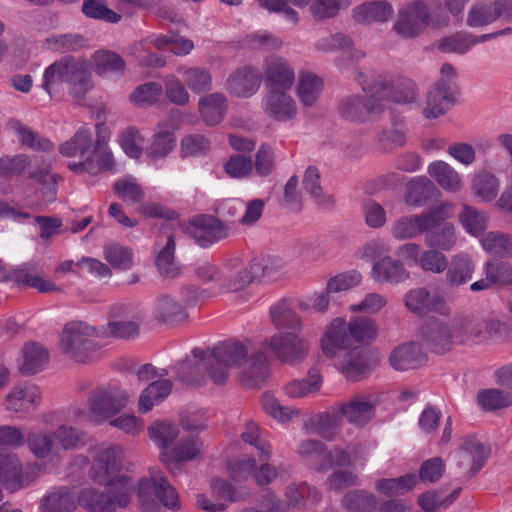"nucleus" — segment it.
<instances>
[{
    "label": "nucleus",
    "mask_w": 512,
    "mask_h": 512,
    "mask_svg": "<svg viewBox=\"0 0 512 512\" xmlns=\"http://www.w3.org/2000/svg\"><path fill=\"white\" fill-rule=\"evenodd\" d=\"M429 13L421 2L414 3L399 12L395 30L404 37L419 34L429 24Z\"/></svg>",
    "instance_id": "24"
},
{
    "label": "nucleus",
    "mask_w": 512,
    "mask_h": 512,
    "mask_svg": "<svg viewBox=\"0 0 512 512\" xmlns=\"http://www.w3.org/2000/svg\"><path fill=\"white\" fill-rule=\"evenodd\" d=\"M315 47L318 51L325 53L342 51L349 59L359 60L365 56L361 49L354 47L352 40L348 36L340 33L319 39Z\"/></svg>",
    "instance_id": "42"
},
{
    "label": "nucleus",
    "mask_w": 512,
    "mask_h": 512,
    "mask_svg": "<svg viewBox=\"0 0 512 512\" xmlns=\"http://www.w3.org/2000/svg\"><path fill=\"white\" fill-rule=\"evenodd\" d=\"M41 167L34 170V196L41 194L42 204H47L55 200L57 194V180L54 174L50 173V162L45 158H40Z\"/></svg>",
    "instance_id": "41"
},
{
    "label": "nucleus",
    "mask_w": 512,
    "mask_h": 512,
    "mask_svg": "<svg viewBox=\"0 0 512 512\" xmlns=\"http://www.w3.org/2000/svg\"><path fill=\"white\" fill-rule=\"evenodd\" d=\"M477 400L482 409L494 411L512 405V393L499 389H485L478 393Z\"/></svg>",
    "instance_id": "59"
},
{
    "label": "nucleus",
    "mask_w": 512,
    "mask_h": 512,
    "mask_svg": "<svg viewBox=\"0 0 512 512\" xmlns=\"http://www.w3.org/2000/svg\"><path fill=\"white\" fill-rule=\"evenodd\" d=\"M288 91L268 90L261 103L262 109L268 117L280 122H286L295 117L296 103Z\"/></svg>",
    "instance_id": "21"
},
{
    "label": "nucleus",
    "mask_w": 512,
    "mask_h": 512,
    "mask_svg": "<svg viewBox=\"0 0 512 512\" xmlns=\"http://www.w3.org/2000/svg\"><path fill=\"white\" fill-rule=\"evenodd\" d=\"M74 494L68 488H58L49 492L42 500V512H74Z\"/></svg>",
    "instance_id": "48"
},
{
    "label": "nucleus",
    "mask_w": 512,
    "mask_h": 512,
    "mask_svg": "<svg viewBox=\"0 0 512 512\" xmlns=\"http://www.w3.org/2000/svg\"><path fill=\"white\" fill-rule=\"evenodd\" d=\"M295 490L291 487L285 492V499H278L273 493H269L263 499L261 506L262 509L254 507H247L240 512H287L290 505H299L300 501L292 497V492Z\"/></svg>",
    "instance_id": "60"
},
{
    "label": "nucleus",
    "mask_w": 512,
    "mask_h": 512,
    "mask_svg": "<svg viewBox=\"0 0 512 512\" xmlns=\"http://www.w3.org/2000/svg\"><path fill=\"white\" fill-rule=\"evenodd\" d=\"M25 474L19 458L0 450V483L5 489L16 491L23 487Z\"/></svg>",
    "instance_id": "31"
},
{
    "label": "nucleus",
    "mask_w": 512,
    "mask_h": 512,
    "mask_svg": "<svg viewBox=\"0 0 512 512\" xmlns=\"http://www.w3.org/2000/svg\"><path fill=\"white\" fill-rule=\"evenodd\" d=\"M489 453L490 449L475 437H464L457 453L459 465H470L471 471L476 473L483 467Z\"/></svg>",
    "instance_id": "32"
},
{
    "label": "nucleus",
    "mask_w": 512,
    "mask_h": 512,
    "mask_svg": "<svg viewBox=\"0 0 512 512\" xmlns=\"http://www.w3.org/2000/svg\"><path fill=\"white\" fill-rule=\"evenodd\" d=\"M457 242L455 226L445 221L431 230L426 231L425 244L429 248L440 251L452 250Z\"/></svg>",
    "instance_id": "44"
},
{
    "label": "nucleus",
    "mask_w": 512,
    "mask_h": 512,
    "mask_svg": "<svg viewBox=\"0 0 512 512\" xmlns=\"http://www.w3.org/2000/svg\"><path fill=\"white\" fill-rule=\"evenodd\" d=\"M151 46L158 50L170 51L177 56H186L193 50L194 43L192 40L181 36L159 35L152 36L134 45L133 54L141 65L162 67L165 65V59L162 56L151 53Z\"/></svg>",
    "instance_id": "12"
},
{
    "label": "nucleus",
    "mask_w": 512,
    "mask_h": 512,
    "mask_svg": "<svg viewBox=\"0 0 512 512\" xmlns=\"http://www.w3.org/2000/svg\"><path fill=\"white\" fill-rule=\"evenodd\" d=\"M319 344L323 355L329 359H335L353 348L347 321L342 317L332 319L325 327Z\"/></svg>",
    "instance_id": "17"
},
{
    "label": "nucleus",
    "mask_w": 512,
    "mask_h": 512,
    "mask_svg": "<svg viewBox=\"0 0 512 512\" xmlns=\"http://www.w3.org/2000/svg\"><path fill=\"white\" fill-rule=\"evenodd\" d=\"M488 217L476 208L464 205L459 214V222L465 231L474 237H480L487 227Z\"/></svg>",
    "instance_id": "55"
},
{
    "label": "nucleus",
    "mask_w": 512,
    "mask_h": 512,
    "mask_svg": "<svg viewBox=\"0 0 512 512\" xmlns=\"http://www.w3.org/2000/svg\"><path fill=\"white\" fill-rule=\"evenodd\" d=\"M493 35H484L474 38L471 35L457 33L455 35L443 38L438 43V49L444 53L464 54L468 52L474 45L484 40L490 39Z\"/></svg>",
    "instance_id": "52"
},
{
    "label": "nucleus",
    "mask_w": 512,
    "mask_h": 512,
    "mask_svg": "<svg viewBox=\"0 0 512 512\" xmlns=\"http://www.w3.org/2000/svg\"><path fill=\"white\" fill-rule=\"evenodd\" d=\"M427 173L445 191L458 193L463 188L462 176L445 161L436 160L431 162L427 167Z\"/></svg>",
    "instance_id": "34"
},
{
    "label": "nucleus",
    "mask_w": 512,
    "mask_h": 512,
    "mask_svg": "<svg viewBox=\"0 0 512 512\" xmlns=\"http://www.w3.org/2000/svg\"><path fill=\"white\" fill-rule=\"evenodd\" d=\"M361 447H348V450L335 448L327 452L322 443L305 440L298 447V454L306 459L316 471L323 472L338 466H350L358 458Z\"/></svg>",
    "instance_id": "11"
},
{
    "label": "nucleus",
    "mask_w": 512,
    "mask_h": 512,
    "mask_svg": "<svg viewBox=\"0 0 512 512\" xmlns=\"http://www.w3.org/2000/svg\"><path fill=\"white\" fill-rule=\"evenodd\" d=\"M373 403L366 397L357 396L346 404H342L338 411L341 417L356 426H363L370 421L373 416Z\"/></svg>",
    "instance_id": "38"
},
{
    "label": "nucleus",
    "mask_w": 512,
    "mask_h": 512,
    "mask_svg": "<svg viewBox=\"0 0 512 512\" xmlns=\"http://www.w3.org/2000/svg\"><path fill=\"white\" fill-rule=\"evenodd\" d=\"M389 360L394 369L404 371L422 365L425 355L417 344L406 343L394 348Z\"/></svg>",
    "instance_id": "37"
},
{
    "label": "nucleus",
    "mask_w": 512,
    "mask_h": 512,
    "mask_svg": "<svg viewBox=\"0 0 512 512\" xmlns=\"http://www.w3.org/2000/svg\"><path fill=\"white\" fill-rule=\"evenodd\" d=\"M386 109L383 100L375 93L364 99L361 96L344 97L339 104V114L351 122H368L376 120Z\"/></svg>",
    "instance_id": "15"
},
{
    "label": "nucleus",
    "mask_w": 512,
    "mask_h": 512,
    "mask_svg": "<svg viewBox=\"0 0 512 512\" xmlns=\"http://www.w3.org/2000/svg\"><path fill=\"white\" fill-rule=\"evenodd\" d=\"M80 439L79 431L71 426L61 425L52 438L43 436L34 440V456L52 458L58 455L60 449L68 450L76 447Z\"/></svg>",
    "instance_id": "18"
},
{
    "label": "nucleus",
    "mask_w": 512,
    "mask_h": 512,
    "mask_svg": "<svg viewBox=\"0 0 512 512\" xmlns=\"http://www.w3.org/2000/svg\"><path fill=\"white\" fill-rule=\"evenodd\" d=\"M139 332V323L131 310L124 305H115L111 308L106 333L110 336L129 339Z\"/></svg>",
    "instance_id": "26"
},
{
    "label": "nucleus",
    "mask_w": 512,
    "mask_h": 512,
    "mask_svg": "<svg viewBox=\"0 0 512 512\" xmlns=\"http://www.w3.org/2000/svg\"><path fill=\"white\" fill-rule=\"evenodd\" d=\"M260 427L253 421L245 424L241 438L244 442L254 446L258 451L260 461H268L270 459L272 448L271 445L260 437Z\"/></svg>",
    "instance_id": "64"
},
{
    "label": "nucleus",
    "mask_w": 512,
    "mask_h": 512,
    "mask_svg": "<svg viewBox=\"0 0 512 512\" xmlns=\"http://www.w3.org/2000/svg\"><path fill=\"white\" fill-rule=\"evenodd\" d=\"M263 76L268 90H290L295 81V73L289 62L276 55L264 60Z\"/></svg>",
    "instance_id": "20"
},
{
    "label": "nucleus",
    "mask_w": 512,
    "mask_h": 512,
    "mask_svg": "<svg viewBox=\"0 0 512 512\" xmlns=\"http://www.w3.org/2000/svg\"><path fill=\"white\" fill-rule=\"evenodd\" d=\"M322 86V80L315 74L300 72L296 92L301 103L306 106L314 105L320 96Z\"/></svg>",
    "instance_id": "47"
},
{
    "label": "nucleus",
    "mask_w": 512,
    "mask_h": 512,
    "mask_svg": "<svg viewBox=\"0 0 512 512\" xmlns=\"http://www.w3.org/2000/svg\"><path fill=\"white\" fill-rule=\"evenodd\" d=\"M481 325L472 319H460L452 322L431 320L422 331L423 343L435 353H444L454 345L469 341H480L483 335Z\"/></svg>",
    "instance_id": "6"
},
{
    "label": "nucleus",
    "mask_w": 512,
    "mask_h": 512,
    "mask_svg": "<svg viewBox=\"0 0 512 512\" xmlns=\"http://www.w3.org/2000/svg\"><path fill=\"white\" fill-rule=\"evenodd\" d=\"M270 317L275 328L279 330L302 331V320L287 300L274 303L270 308Z\"/></svg>",
    "instance_id": "40"
},
{
    "label": "nucleus",
    "mask_w": 512,
    "mask_h": 512,
    "mask_svg": "<svg viewBox=\"0 0 512 512\" xmlns=\"http://www.w3.org/2000/svg\"><path fill=\"white\" fill-rule=\"evenodd\" d=\"M136 492L142 512H162L155 497L168 509L178 510L181 507L178 492L157 467L150 468L148 475L138 481Z\"/></svg>",
    "instance_id": "8"
},
{
    "label": "nucleus",
    "mask_w": 512,
    "mask_h": 512,
    "mask_svg": "<svg viewBox=\"0 0 512 512\" xmlns=\"http://www.w3.org/2000/svg\"><path fill=\"white\" fill-rule=\"evenodd\" d=\"M301 331H282L261 343L262 350L270 352L283 364L295 365L306 359L309 344L300 335Z\"/></svg>",
    "instance_id": "13"
},
{
    "label": "nucleus",
    "mask_w": 512,
    "mask_h": 512,
    "mask_svg": "<svg viewBox=\"0 0 512 512\" xmlns=\"http://www.w3.org/2000/svg\"><path fill=\"white\" fill-rule=\"evenodd\" d=\"M261 84V76L257 70L244 67L235 71L227 79V90L237 97H250L255 94Z\"/></svg>",
    "instance_id": "30"
},
{
    "label": "nucleus",
    "mask_w": 512,
    "mask_h": 512,
    "mask_svg": "<svg viewBox=\"0 0 512 512\" xmlns=\"http://www.w3.org/2000/svg\"><path fill=\"white\" fill-rule=\"evenodd\" d=\"M371 277L377 283L398 284L408 280L410 278V272L399 260L385 256L373 264Z\"/></svg>",
    "instance_id": "28"
},
{
    "label": "nucleus",
    "mask_w": 512,
    "mask_h": 512,
    "mask_svg": "<svg viewBox=\"0 0 512 512\" xmlns=\"http://www.w3.org/2000/svg\"><path fill=\"white\" fill-rule=\"evenodd\" d=\"M191 224L193 238L201 247H208L228 235L227 227L212 216L195 217Z\"/></svg>",
    "instance_id": "27"
},
{
    "label": "nucleus",
    "mask_w": 512,
    "mask_h": 512,
    "mask_svg": "<svg viewBox=\"0 0 512 512\" xmlns=\"http://www.w3.org/2000/svg\"><path fill=\"white\" fill-rule=\"evenodd\" d=\"M178 129L177 123L169 118L157 125L156 133L151 137L146 148L147 156L153 160L167 157L176 144L175 132Z\"/></svg>",
    "instance_id": "22"
},
{
    "label": "nucleus",
    "mask_w": 512,
    "mask_h": 512,
    "mask_svg": "<svg viewBox=\"0 0 512 512\" xmlns=\"http://www.w3.org/2000/svg\"><path fill=\"white\" fill-rule=\"evenodd\" d=\"M149 438L161 449L170 451V445L179 435L178 427L168 421H158L148 427Z\"/></svg>",
    "instance_id": "54"
},
{
    "label": "nucleus",
    "mask_w": 512,
    "mask_h": 512,
    "mask_svg": "<svg viewBox=\"0 0 512 512\" xmlns=\"http://www.w3.org/2000/svg\"><path fill=\"white\" fill-rule=\"evenodd\" d=\"M185 85L195 94L212 88V75L209 69L199 66H181L178 68Z\"/></svg>",
    "instance_id": "46"
},
{
    "label": "nucleus",
    "mask_w": 512,
    "mask_h": 512,
    "mask_svg": "<svg viewBox=\"0 0 512 512\" xmlns=\"http://www.w3.org/2000/svg\"><path fill=\"white\" fill-rule=\"evenodd\" d=\"M97 139L88 127H81L74 136L60 146V153L65 157H79L72 160L68 168L75 174H88L96 177L104 172L115 171L116 161L108 145L109 131L104 124H97Z\"/></svg>",
    "instance_id": "4"
},
{
    "label": "nucleus",
    "mask_w": 512,
    "mask_h": 512,
    "mask_svg": "<svg viewBox=\"0 0 512 512\" xmlns=\"http://www.w3.org/2000/svg\"><path fill=\"white\" fill-rule=\"evenodd\" d=\"M364 91L375 93L382 100L388 98L394 103L411 104L418 98V89L414 81L405 78H394L390 75H378L373 83L367 84L359 80ZM385 103V101H383Z\"/></svg>",
    "instance_id": "14"
},
{
    "label": "nucleus",
    "mask_w": 512,
    "mask_h": 512,
    "mask_svg": "<svg viewBox=\"0 0 512 512\" xmlns=\"http://www.w3.org/2000/svg\"><path fill=\"white\" fill-rule=\"evenodd\" d=\"M475 269L476 264L469 254L457 253L447 263L446 282L452 287L465 285L472 279Z\"/></svg>",
    "instance_id": "33"
},
{
    "label": "nucleus",
    "mask_w": 512,
    "mask_h": 512,
    "mask_svg": "<svg viewBox=\"0 0 512 512\" xmlns=\"http://www.w3.org/2000/svg\"><path fill=\"white\" fill-rule=\"evenodd\" d=\"M193 359L179 362L174 370L177 378L192 386H202L209 377L224 384L234 369L246 387H256L268 377L269 361L262 351L249 354L248 346L237 340L218 343L212 349L192 350Z\"/></svg>",
    "instance_id": "1"
},
{
    "label": "nucleus",
    "mask_w": 512,
    "mask_h": 512,
    "mask_svg": "<svg viewBox=\"0 0 512 512\" xmlns=\"http://www.w3.org/2000/svg\"><path fill=\"white\" fill-rule=\"evenodd\" d=\"M96 329L81 321H71L65 325L60 336V349L76 363H90L99 356V348L93 341Z\"/></svg>",
    "instance_id": "10"
},
{
    "label": "nucleus",
    "mask_w": 512,
    "mask_h": 512,
    "mask_svg": "<svg viewBox=\"0 0 512 512\" xmlns=\"http://www.w3.org/2000/svg\"><path fill=\"white\" fill-rule=\"evenodd\" d=\"M453 96L442 82H436L427 92L424 100L422 115L426 119H436L450 109Z\"/></svg>",
    "instance_id": "29"
},
{
    "label": "nucleus",
    "mask_w": 512,
    "mask_h": 512,
    "mask_svg": "<svg viewBox=\"0 0 512 512\" xmlns=\"http://www.w3.org/2000/svg\"><path fill=\"white\" fill-rule=\"evenodd\" d=\"M172 390V382L169 380H158L149 384L140 394L138 400V411L145 414L159 405Z\"/></svg>",
    "instance_id": "43"
},
{
    "label": "nucleus",
    "mask_w": 512,
    "mask_h": 512,
    "mask_svg": "<svg viewBox=\"0 0 512 512\" xmlns=\"http://www.w3.org/2000/svg\"><path fill=\"white\" fill-rule=\"evenodd\" d=\"M203 455V443L197 436L191 435L177 441L170 451L160 453L161 461L169 470L177 463L193 461Z\"/></svg>",
    "instance_id": "23"
},
{
    "label": "nucleus",
    "mask_w": 512,
    "mask_h": 512,
    "mask_svg": "<svg viewBox=\"0 0 512 512\" xmlns=\"http://www.w3.org/2000/svg\"><path fill=\"white\" fill-rule=\"evenodd\" d=\"M261 462V465L257 466L254 458L229 460L227 462V471L234 481L245 480L251 475L256 485L261 487L267 486L279 476V471L275 466L267 463V461Z\"/></svg>",
    "instance_id": "16"
},
{
    "label": "nucleus",
    "mask_w": 512,
    "mask_h": 512,
    "mask_svg": "<svg viewBox=\"0 0 512 512\" xmlns=\"http://www.w3.org/2000/svg\"><path fill=\"white\" fill-rule=\"evenodd\" d=\"M471 188L475 196L485 202H491L498 194L499 180L491 172L480 170L473 175Z\"/></svg>",
    "instance_id": "49"
},
{
    "label": "nucleus",
    "mask_w": 512,
    "mask_h": 512,
    "mask_svg": "<svg viewBox=\"0 0 512 512\" xmlns=\"http://www.w3.org/2000/svg\"><path fill=\"white\" fill-rule=\"evenodd\" d=\"M436 190L434 183L426 176L413 177L405 186L404 201L408 206L422 207Z\"/></svg>",
    "instance_id": "36"
},
{
    "label": "nucleus",
    "mask_w": 512,
    "mask_h": 512,
    "mask_svg": "<svg viewBox=\"0 0 512 512\" xmlns=\"http://www.w3.org/2000/svg\"><path fill=\"white\" fill-rule=\"evenodd\" d=\"M417 483V477L414 474H407L398 478L381 479L376 482V490L386 496L404 494L411 490Z\"/></svg>",
    "instance_id": "58"
},
{
    "label": "nucleus",
    "mask_w": 512,
    "mask_h": 512,
    "mask_svg": "<svg viewBox=\"0 0 512 512\" xmlns=\"http://www.w3.org/2000/svg\"><path fill=\"white\" fill-rule=\"evenodd\" d=\"M460 491L461 489L457 488L447 496L439 491H427L418 497V504L425 512H435L451 505L459 497Z\"/></svg>",
    "instance_id": "61"
},
{
    "label": "nucleus",
    "mask_w": 512,
    "mask_h": 512,
    "mask_svg": "<svg viewBox=\"0 0 512 512\" xmlns=\"http://www.w3.org/2000/svg\"><path fill=\"white\" fill-rule=\"evenodd\" d=\"M198 108L204 122L213 126L223 120L227 110V99L222 93H211L199 99Z\"/></svg>",
    "instance_id": "39"
},
{
    "label": "nucleus",
    "mask_w": 512,
    "mask_h": 512,
    "mask_svg": "<svg viewBox=\"0 0 512 512\" xmlns=\"http://www.w3.org/2000/svg\"><path fill=\"white\" fill-rule=\"evenodd\" d=\"M90 478L107 487V492L94 487L82 488L78 504L89 512H115L125 508L132 497V486L127 476L120 475L124 449L120 445L100 443L92 451Z\"/></svg>",
    "instance_id": "2"
},
{
    "label": "nucleus",
    "mask_w": 512,
    "mask_h": 512,
    "mask_svg": "<svg viewBox=\"0 0 512 512\" xmlns=\"http://www.w3.org/2000/svg\"><path fill=\"white\" fill-rule=\"evenodd\" d=\"M333 360L336 367L349 380H360L369 370L362 351L357 347L347 350Z\"/></svg>",
    "instance_id": "35"
},
{
    "label": "nucleus",
    "mask_w": 512,
    "mask_h": 512,
    "mask_svg": "<svg viewBox=\"0 0 512 512\" xmlns=\"http://www.w3.org/2000/svg\"><path fill=\"white\" fill-rule=\"evenodd\" d=\"M392 15V7L385 1L368 2L354 10V18L361 23L384 22Z\"/></svg>",
    "instance_id": "50"
},
{
    "label": "nucleus",
    "mask_w": 512,
    "mask_h": 512,
    "mask_svg": "<svg viewBox=\"0 0 512 512\" xmlns=\"http://www.w3.org/2000/svg\"><path fill=\"white\" fill-rule=\"evenodd\" d=\"M500 18L512 22L511 1L476 2L469 9L466 23L472 28H478L489 25Z\"/></svg>",
    "instance_id": "19"
},
{
    "label": "nucleus",
    "mask_w": 512,
    "mask_h": 512,
    "mask_svg": "<svg viewBox=\"0 0 512 512\" xmlns=\"http://www.w3.org/2000/svg\"><path fill=\"white\" fill-rule=\"evenodd\" d=\"M429 13L421 2L414 3L399 12L395 30L404 37L419 34L429 24Z\"/></svg>",
    "instance_id": "25"
},
{
    "label": "nucleus",
    "mask_w": 512,
    "mask_h": 512,
    "mask_svg": "<svg viewBox=\"0 0 512 512\" xmlns=\"http://www.w3.org/2000/svg\"><path fill=\"white\" fill-rule=\"evenodd\" d=\"M175 241L172 235L167 237L165 246L159 252L156 258V265L159 272L169 278L176 277L180 273V268L174 259Z\"/></svg>",
    "instance_id": "63"
},
{
    "label": "nucleus",
    "mask_w": 512,
    "mask_h": 512,
    "mask_svg": "<svg viewBox=\"0 0 512 512\" xmlns=\"http://www.w3.org/2000/svg\"><path fill=\"white\" fill-rule=\"evenodd\" d=\"M238 260L226 263L222 269L205 263L197 268V275L207 282H214L220 293H232L244 290L257 277L259 265L249 263L239 266Z\"/></svg>",
    "instance_id": "7"
},
{
    "label": "nucleus",
    "mask_w": 512,
    "mask_h": 512,
    "mask_svg": "<svg viewBox=\"0 0 512 512\" xmlns=\"http://www.w3.org/2000/svg\"><path fill=\"white\" fill-rule=\"evenodd\" d=\"M90 68L99 76L112 74L122 75L126 68L124 59L110 50H98L90 59V65L85 60L66 59L52 64L44 73L43 88L49 95L58 82L67 83L70 93L76 100H82L92 89Z\"/></svg>",
    "instance_id": "3"
},
{
    "label": "nucleus",
    "mask_w": 512,
    "mask_h": 512,
    "mask_svg": "<svg viewBox=\"0 0 512 512\" xmlns=\"http://www.w3.org/2000/svg\"><path fill=\"white\" fill-rule=\"evenodd\" d=\"M264 411L280 423H286L300 415V410L294 407L283 406L272 394H264L261 399Z\"/></svg>",
    "instance_id": "62"
},
{
    "label": "nucleus",
    "mask_w": 512,
    "mask_h": 512,
    "mask_svg": "<svg viewBox=\"0 0 512 512\" xmlns=\"http://www.w3.org/2000/svg\"><path fill=\"white\" fill-rule=\"evenodd\" d=\"M454 212L455 205L445 201L419 214L403 215L392 223L391 234L397 240L415 239L441 222L451 219Z\"/></svg>",
    "instance_id": "9"
},
{
    "label": "nucleus",
    "mask_w": 512,
    "mask_h": 512,
    "mask_svg": "<svg viewBox=\"0 0 512 512\" xmlns=\"http://www.w3.org/2000/svg\"><path fill=\"white\" fill-rule=\"evenodd\" d=\"M130 396L119 386L99 388L88 398V411L84 408L73 407L66 413V419L74 423L93 422L102 424L111 420L129 403Z\"/></svg>",
    "instance_id": "5"
},
{
    "label": "nucleus",
    "mask_w": 512,
    "mask_h": 512,
    "mask_svg": "<svg viewBox=\"0 0 512 512\" xmlns=\"http://www.w3.org/2000/svg\"><path fill=\"white\" fill-rule=\"evenodd\" d=\"M342 505L348 512H374L377 500L370 492L353 490L345 494Z\"/></svg>",
    "instance_id": "56"
},
{
    "label": "nucleus",
    "mask_w": 512,
    "mask_h": 512,
    "mask_svg": "<svg viewBox=\"0 0 512 512\" xmlns=\"http://www.w3.org/2000/svg\"><path fill=\"white\" fill-rule=\"evenodd\" d=\"M322 385V377L317 370H311L307 378L292 380L284 387V392L291 398L305 397L318 392Z\"/></svg>",
    "instance_id": "51"
},
{
    "label": "nucleus",
    "mask_w": 512,
    "mask_h": 512,
    "mask_svg": "<svg viewBox=\"0 0 512 512\" xmlns=\"http://www.w3.org/2000/svg\"><path fill=\"white\" fill-rule=\"evenodd\" d=\"M118 142L128 157L132 159H139L141 157L145 139L138 128L134 126L125 128L121 132Z\"/></svg>",
    "instance_id": "57"
},
{
    "label": "nucleus",
    "mask_w": 512,
    "mask_h": 512,
    "mask_svg": "<svg viewBox=\"0 0 512 512\" xmlns=\"http://www.w3.org/2000/svg\"><path fill=\"white\" fill-rule=\"evenodd\" d=\"M347 326L353 345H369L377 338L378 326L372 318L354 317L347 322Z\"/></svg>",
    "instance_id": "45"
},
{
    "label": "nucleus",
    "mask_w": 512,
    "mask_h": 512,
    "mask_svg": "<svg viewBox=\"0 0 512 512\" xmlns=\"http://www.w3.org/2000/svg\"><path fill=\"white\" fill-rule=\"evenodd\" d=\"M480 244L492 256L506 258L512 255V240L507 234L489 232L481 237Z\"/></svg>",
    "instance_id": "53"
}]
</instances>
